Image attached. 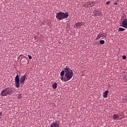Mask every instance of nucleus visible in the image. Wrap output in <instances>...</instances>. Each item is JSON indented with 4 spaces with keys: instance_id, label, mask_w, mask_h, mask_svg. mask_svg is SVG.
I'll use <instances>...</instances> for the list:
<instances>
[{
    "instance_id": "1",
    "label": "nucleus",
    "mask_w": 127,
    "mask_h": 127,
    "mask_svg": "<svg viewBox=\"0 0 127 127\" xmlns=\"http://www.w3.org/2000/svg\"><path fill=\"white\" fill-rule=\"evenodd\" d=\"M65 71L64 79L67 80H70L73 76V72L72 70L70 69L67 66H66L64 68Z\"/></svg>"
},
{
    "instance_id": "2",
    "label": "nucleus",
    "mask_w": 127,
    "mask_h": 127,
    "mask_svg": "<svg viewBox=\"0 0 127 127\" xmlns=\"http://www.w3.org/2000/svg\"><path fill=\"white\" fill-rule=\"evenodd\" d=\"M14 92L13 88L12 87H7L4 90H2L1 92V95L2 96H6L7 95H10Z\"/></svg>"
},
{
    "instance_id": "3",
    "label": "nucleus",
    "mask_w": 127,
    "mask_h": 127,
    "mask_svg": "<svg viewBox=\"0 0 127 127\" xmlns=\"http://www.w3.org/2000/svg\"><path fill=\"white\" fill-rule=\"evenodd\" d=\"M56 18L59 21L62 20L63 19H65L68 17V13L66 12H63L62 11L59 12L57 14Z\"/></svg>"
},
{
    "instance_id": "4",
    "label": "nucleus",
    "mask_w": 127,
    "mask_h": 127,
    "mask_svg": "<svg viewBox=\"0 0 127 127\" xmlns=\"http://www.w3.org/2000/svg\"><path fill=\"white\" fill-rule=\"evenodd\" d=\"M107 35L103 32L102 33H100L97 36L96 40H99L101 37H105V38L107 37Z\"/></svg>"
},
{
    "instance_id": "5",
    "label": "nucleus",
    "mask_w": 127,
    "mask_h": 127,
    "mask_svg": "<svg viewBox=\"0 0 127 127\" xmlns=\"http://www.w3.org/2000/svg\"><path fill=\"white\" fill-rule=\"evenodd\" d=\"M49 127H60L58 122H53Z\"/></svg>"
},
{
    "instance_id": "6",
    "label": "nucleus",
    "mask_w": 127,
    "mask_h": 127,
    "mask_svg": "<svg viewBox=\"0 0 127 127\" xmlns=\"http://www.w3.org/2000/svg\"><path fill=\"white\" fill-rule=\"evenodd\" d=\"M122 27L127 28V19H125L122 21Z\"/></svg>"
},
{
    "instance_id": "7",
    "label": "nucleus",
    "mask_w": 127,
    "mask_h": 127,
    "mask_svg": "<svg viewBox=\"0 0 127 127\" xmlns=\"http://www.w3.org/2000/svg\"><path fill=\"white\" fill-rule=\"evenodd\" d=\"M82 25H83V23H81V22H78L75 23L74 27H75V28H80L81 26Z\"/></svg>"
},
{
    "instance_id": "8",
    "label": "nucleus",
    "mask_w": 127,
    "mask_h": 127,
    "mask_svg": "<svg viewBox=\"0 0 127 127\" xmlns=\"http://www.w3.org/2000/svg\"><path fill=\"white\" fill-rule=\"evenodd\" d=\"M65 70H62L61 72L60 75L61 76V80H64V73H65Z\"/></svg>"
},
{
    "instance_id": "9",
    "label": "nucleus",
    "mask_w": 127,
    "mask_h": 127,
    "mask_svg": "<svg viewBox=\"0 0 127 127\" xmlns=\"http://www.w3.org/2000/svg\"><path fill=\"white\" fill-rule=\"evenodd\" d=\"M15 87L17 88H19V80H15Z\"/></svg>"
},
{
    "instance_id": "10",
    "label": "nucleus",
    "mask_w": 127,
    "mask_h": 127,
    "mask_svg": "<svg viewBox=\"0 0 127 127\" xmlns=\"http://www.w3.org/2000/svg\"><path fill=\"white\" fill-rule=\"evenodd\" d=\"M109 93V91L108 90H106L103 94V97L104 98H107L108 97V94Z\"/></svg>"
},
{
    "instance_id": "11",
    "label": "nucleus",
    "mask_w": 127,
    "mask_h": 127,
    "mask_svg": "<svg viewBox=\"0 0 127 127\" xmlns=\"http://www.w3.org/2000/svg\"><path fill=\"white\" fill-rule=\"evenodd\" d=\"M101 14V12L98 11H95V13L94 14V15L97 16H100Z\"/></svg>"
},
{
    "instance_id": "12",
    "label": "nucleus",
    "mask_w": 127,
    "mask_h": 127,
    "mask_svg": "<svg viewBox=\"0 0 127 127\" xmlns=\"http://www.w3.org/2000/svg\"><path fill=\"white\" fill-rule=\"evenodd\" d=\"M114 119H119L120 116L117 114H115L113 115Z\"/></svg>"
},
{
    "instance_id": "13",
    "label": "nucleus",
    "mask_w": 127,
    "mask_h": 127,
    "mask_svg": "<svg viewBox=\"0 0 127 127\" xmlns=\"http://www.w3.org/2000/svg\"><path fill=\"white\" fill-rule=\"evenodd\" d=\"M26 77V74H24V75H22L21 77L20 80H25Z\"/></svg>"
},
{
    "instance_id": "14",
    "label": "nucleus",
    "mask_w": 127,
    "mask_h": 127,
    "mask_svg": "<svg viewBox=\"0 0 127 127\" xmlns=\"http://www.w3.org/2000/svg\"><path fill=\"white\" fill-rule=\"evenodd\" d=\"M57 83H54L53 85H52V87L53 88V89H56L57 86Z\"/></svg>"
},
{
    "instance_id": "15",
    "label": "nucleus",
    "mask_w": 127,
    "mask_h": 127,
    "mask_svg": "<svg viewBox=\"0 0 127 127\" xmlns=\"http://www.w3.org/2000/svg\"><path fill=\"white\" fill-rule=\"evenodd\" d=\"M125 30V29L123 28H122V27H120L119 28V31L120 32V31H124Z\"/></svg>"
},
{
    "instance_id": "16",
    "label": "nucleus",
    "mask_w": 127,
    "mask_h": 127,
    "mask_svg": "<svg viewBox=\"0 0 127 127\" xmlns=\"http://www.w3.org/2000/svg\"><path fill=\"white\" fill-rule=\"evenodd\" d=\"M123 100L126 103H127V97L124 96L123 98Z\"/></svg>"
},
{
    "instance_id": "17",
    "label": "nucleus",
    "mask_w": 127,
    "mask_h": 127,
    "mask_svg": "<svg viewBox=\"0 0 127 127\" xmlns=\"http://www.w3.org/2000/svg\"><path fill=\"white\" fill-rule=\"evenodd\" d=\"M100 44L102 45L105 44V43L104 40H100Z\"/></svg>"
},
{
    "instance_id": "18",
    "label": "nucleus",
    "mask_w": 127,
    "mask_h": 127,
    "mask_svg": "<svg viewBox=\"0 0 127 127\" xmlns=\"http://www.w3.org/2000/svg\"><path fill=\"white\" fill-rule=\"evenodd\" d=\"M15 80H19V77L18 76V74H17L15 77Z\"/></svg>"
},
{
    "instance_id": "19",
    "label": "nucleus",
    "mask_w": 127,
    "mask_h": 127,
    "mask_svg": "<svg viewBox=\"0 0 127 127\" xmlns=\"http://www.w3.org/2000/svg\"><path fill=\"white\" fill-rule=\"evenodd\" d=\"M122 58H123V59L124 60H126V58H127V57H126V56H125V55H123V56H122Z\"/></svg>"
},
{
    "instance_id": "20",
    "label": "nucleus",
    "mask_w": 127,
    "mask_h": 127,
    "mask_svg": "<svg viewBox=\"0 0 127 127\" xmlns=\"http://www.w3.org/2000/svg\"><path fill=\"white\" fill-rule=\"evenodd\" d=\"M21 98H22V97H21V94H19V96H18V98L19 99H21Z\"/></svg>"
},
{
    "instance_id": "21",
    "label": "nucleus",
    "mask_w": 127,
    "mask_h": 127,
    "mask_svg": "<svg viewBox=\"0 0 127 127\" xmlns=\"http://www.w3.org/2000/svg\"><path fill=\"white\" fill-rule=\"evenodd\" d=\"M25 82V80H21V81H20V83H21V84H23V83H24Z\"/></svg>"
},
{
    "instance_id": "22",
    "label": "nucleus",
    "mask_w": 127,
    "mask_h": 127,
    "mask_svg": "<svg viewBox=\"0 0 127 127\" xmlns=\"http://www.w3.org/2000/svg\"><path fill=\"white\" fill-rule=\"evenodd\" d=\"M28 58H29V59H30V60H31V59H32V56H30V55H28Z\"/></svg>"
},
{
    "instance_id": "23",
    "label": "nucleus",
    "mask_w": 127,
    "mask_h": 127,
    "mask_svg": "<svg viewBox=\"0 0 127 127\" xmlns=\"http://www.w3.org/2000/svg\"><path fill=\"white\" fill-rule=\"evenodd\" d=\"M110 3H111L110 1H108L106 2V4H107V5H108V4H110Z\"/></svg>"
},
{
    "instance_id": "24",
    "label": "nucleus",
    "mask_w": 127,
    "mask_h": 127,
    "mask_svg": "<svg viewBox=\"0 0 127 127\" xmlns=\"http://www.w3.org/2000/svg\"><path fill=\"white\" fill-rule=\"evenodd\" d=\"M114 4H115V5H117V4H118V3H117V2H115V3H114Z\"/></svg>"
},
{
    "instance_id": "25",
    "label": "nucleus",
    "mask_w": 127,
    "mask_h": 127,
    "mask_svg": "<svg viewBox=\"0 0 127 127\" xmlns=\"http://www.w3.org/2000/svg\"><path fill=\"white\" fill-rule=\"evenodd\" d=\"M2 115V113H0V116H1V115Z\"/></svg>"
},
{
    "instance_id": "26",
    "label": "nucleus",
    "mask_w": 127,
    "mask_h": 127,
    "mask_svg": "<svg viewBox=\"0 0 127 127\" xmlns=\"http://www.w3.org/2000/svg\"><path fill=\"white\" fill-rule=\"evenodd\" d=\"M120 0H117V2H119Z\"/></svg>"
}]
</instances>
